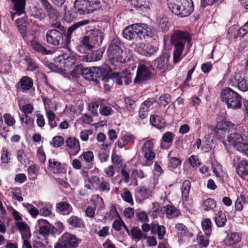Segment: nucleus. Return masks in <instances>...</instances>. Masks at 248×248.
<instances>
[{"label": "nucleus", "mask_w": 248, "mask_h": 248, "mask_svg": "<svg viewBox=\"0 0 248 248\" xmlns=\"http://www.w3.org/2000/svg\"><path fill=\"white\" fill-rule=\"evenodd\" d=\"M30 43L32 49L38 53L44 55L51 53L50 50H47L44 46L36 40L31 41Z\"/></svg>", "instance_id": "obj_25"}, {"label": "nucleus", "mask_w": 248, "mask_h": 248, "mask_svg": "<svg viewBox=\"0 0 248 248\" xmlns=\"http://www.w3.org/2000/svg\"><path fill=\"white\" fill-rule=\"evenodd\" d=\"M221 99L227 104L228 108L235 109L241 107V96L230 88L222 92Z\"/></svg>", "instance_id": "obj_6"}, {"label": "nucleus", "mask_w": 248, "mask_h": 248, "mask_svg": "<svg viewBox=\"0 0 248 248\" xmlns=\"http://www.w3.org/2000/svg\"><path fill=\"white\" fill-rule=\"evenodd\" d=\"M110 67L107 65L102 67H93L92 68L83 67L82 65H77L72 71V74L75 73L76 76L81 75L84 78L98 82L99 80L107 82L109 80L107 77L108 71Z\"/></svg>", "instance_id": "obj_2"}, {"label": "nucleus", "mask_w": 248, "mask_h": 248, "mask_svg": "<svg viewBox=\"0 0 248 248\" xmlns=\"http://www.w3.org/2000/svg\"><path fill=\"white\" fill-rule=\"evenodd\" d=\"M209 236H208L207 235H206V236L202 235L198 236L197 238L198 243L199 245L202 246V247H207L209 244Z\"/></svg>", "instance_id": "obj_53"}, {"label": "nucleus", "mask_w": 248, "mask_h": 248, "mask_svg": "<svg viewBox=\"0 0 248 248\" xmlns=\"http://www.w3.org/2000/svg\"><path fill=\"white\" fill-rule=\"evenodd\" d=\"M151 77L152 72L149 67L143 64H140L134 82L135 83H140L149 80Z\"/></svg>", "instance_id": "obj_15"}, {"label": "nucleus", "mask_w": 248, "mask_h": 248, "mask_svg": "<svg viewBox=\"0 0 248 248\" xmlns=\"http://www.w3.org/2000/svg\"><path fill=\"white\" fill-rule=\"evenodd\" d=\"M190 189V183L189 181H184L182 187V196L183 200L187 201Z\"/></svg>", "instance_id": "obj_39"}, {"label": "nucleus", "mask_w": 248, "mask_h": 248, "mask_svg": "<svg viewBox=\"0 0 248 248\" xmlns=\"http://www.w3.org/2000/svg\"><path fill=\"white\" fill-rule=\"evenodd\" d=\"M137 192L143 198H147L148 197V191L144 186H140L138 187L137 189Z\"/></svg>", "instance_id": "obj_64"}, {"label": "nucleus", "mask_w": 248, "mask_h": 248, "mask_svg": "<svg viewBox=\"0 0 248 248\" xmlns=\"http://www.w3.org/2000/svg\"><path fill=\"white\" fill-rule=\"evenodd\" d=\"M236 171L242 178H248V161L245 159L240 161L236 168Z\"/></svg>", "instance_id": "obj_21"}, {"label": "nucleus", "mask_w": 248, "mask_h": 248, "mask_svg": "<svg viewBox=\"0 0 248 248\" xmlns=\"http://www.w3.org/2000/svg\"><path fill=\"white\" fill-rule=\"evenodd\" d=\"M164 211L167 217L169 218H172L177 217L178 216V211L176 208L171 205H167L163 207Z\"/></svg>", "instance_id": "obj_35"}, {"label": "nucleus", "mask_w": 248, "mask_h": 248, "mask_svg": "<svg viewBox=\"0 0 248 248\" xmlns=\"http://www.w3.org/2000/svg\"><path fill=\"white\" fill-rule=\"evenodd\" d=\"M14 4L15 12H11V19L14 20L15 16H19L25 12V0H12Z\"/></svg>", "instance_id": "obj_20"}, {"label": "nucleus", "mask_w": 248, "mask_h": 248, "mask_svg": "<svg viewBox=\"0 0 248 248\" xmlns=\"http://www.w3.org/2000/svg\"><path fill=\"white\" fill-rule=\"evenodd\" d=\"M15 225L21 234L23 239H27L31 236L30 229L29 225L24 221H16Z\"/></svg>", "instance_id": "obj_22"}, {"label": "nucleus", "mask_w": 248, "mask_h": 248, "mask_svg": "<svg viewBox=\"0 0 248 248\" xmlns=\"http://www.w3.org/2000/svg\"><path fill=\"white\" fill-rule=\"evenodd\" d=\"M20 85L23 90L28 91L32 87L33 81L31 78L25 76L20 79Z\"/></svg>", "instance_id": "obj_33"}, {"label": "nucleus", "mask_w": 248, "mask_h": 248, "mask_svg": "<svg viewBox=\"0 0 248 248\" xmlns=\"http://www.w3.org/2000/svg\"><path fill=\"white\" fill-rule=\"evenodd\" d=\"M154 142L153 140H147L142 148V152L153 151L154 148Z\"/></svg>", "instance_id": "obj_61"}, {"label": "nucleus", "mask_w": 248, "mask_h": 248, "mask_svg": "<svg viewBox=\"0 0 248 248\" xmlns=\"http://www.w3.org/2000/svg\"><path fill=\"white\" fill-rule=\"evenodd\" d=\"M5 123L9 126H13L16 124L15 118L10 114L6 113L3 116Z\"/></svg>", "instance_id": "obj_49"}, {"label": "nucleus", "mask_w": 248, "mask_h": 248, "mask_svg": "<svg viewBox=\"0 0 248 248\" xmlns=\"http://www.w3.org/2000/svg\"><path fill=\"white\" fill-rule=\"evenodd\" d=\"M151 233H157L159 239H162L166 234V228L162 225L157 223H152Z\"/></svg>", "instance_id": "obj_28"}, {"label": "nucleus", "mask_w": 248, "mask_h": 248, "mask_svg": "<svg viewBox=\"0 0 248 248\" xmlns=\"http://www.w3.org/2000/svg\"><path fill=\"white\" fill-rule=\"evenodd\" d=\"M51 27L53 29H56L58 30V31L62 32L63 33H66V28L62 26V24L60 22H55L51 24Z\"/></svg>", "instance_id": "obj_63"}, {"label": "nucleus", "mask_w": 248, "mask_h": 248, "mask_svg": "<svg viewBox=\"0 0 248 248\" xmlns=\"http://www.w3.org/2000/svg\"><path fill=\"white\" fill-rule=\"evenodd\" d=\"M134 49L135 51L141 55L150 57L156 53L158 48L157 46L151 44H145L142 42L136 44Z\"/></svg>", "instance_id": "obj_13"}, {"label": "nucleus", "mask_w": 248, "mask_h": 248, "mask_svg": "<svg viewBox=\"0 0 248 248\" xmlns=\"http://www.w3.org/2000/svg\"><path fill=\"white\" fill-rule=\"evenodd\" d=\"M68 223L74 227L80 228L83 225V222L81 219L78 218L77 216L71 217L68 220Z\"/></svg>", "instance_id": "obj_41"}, {"label": "nucleus", "mask_w": 248, "mask_h": 248, "mask_svg": "<svg viewBox=\"0 0 248 248\" xmlns=\"http://www.w3.org/2000/svg\"><path fill=\"white\" fill-rule=\"evenodd\" d=\"M112 70L108 71L107 77L109 79H114L119 85L123 84V81L125 85L129 84L131 81V77L129 71L127 70L122 73L112 72Z\"/></svg>", "instance_id": "obj_11"}, {"label": "nucleus", "mask_w": 248, "mask_h": 248, "mask_svg": "<svg viewBox=\"0 0 248 248\" xmlns=\"http://www.w3.org/2000/svg\"><path fill=\"white\" fill-rule=\"evenodd\" d=\"M243 67L240 66L239 68L235 71L234 75L231 76L229 79V83L231 86L237 87L242 92L248 91V80L245 77Z\"/></svg>", "instance_id": "obj_7"}, {"label": "nucleus", "mask_w": 248, "mask_h": 248, "mask_svg": "<svg viewBox=\"0 0 248 248\" xmlns=\"http://www.w3.org/2000/svg\"><path fill=\"white\" fill-rule=\"evenodd\" d=\"M16 25L19 31L22 33L26 31V25L24 20L22 19H17L16 20Z\"/></svg>", "instance_id": "obj_60"}, {"label": "nucleus", "mask_w": 248, "mask_h": 248, "mask_svg": "<svg viewBox=\"0 0 248 248\" xmlns=\"http://www.w3.org/2000/svg\"><path fill=\"white\" fill-rule=\"evenodd\" d=\"M155 102L156 100L155 98H150L143 102L140 106L142 107V109L148 110L149 107Z\"/></svg>", "instance_id": "obj_62"}, {"label": "nucleus", "mask_w": 248, "mask_h": 248, "mask_svg": "<svg viewBox=\"0 0 248 248\" xmlns=\"http://www.w3.org/2000/svg\"><path fill=\"white\" fill-rule=\"evenodd\" d=\"M65 143L73 155H76L80 150L79 140L74 137L68 138L65 141Z\"/></svg>", "instance_id": "obj_19"}, {"label": "nucleus", "mask_w": 248, "mask_h": 248, "mask_svg": "<svg viewBox=\"0 0 248 248\" xmlns=\"http://www.w3.org/2000/svg\"><path fill=\"white\" fill-rule=\"evenodd\" d=\"M76 57L72 53H64L59 55L56 58V62H59L58 66L61 69L66 70L69 69L71 66L74 65L76 62Z\"/></svg>", "instance_id": "obj_14"}, {"label": "nucleus", "mask_w": 248, "mask_h": 248, "mask_svg": "<svg viewBox=\"0 0 248 248\" xmlns=\"http://www.w3.org/2000/svg\"><path fill=\"white\" fill-rule=\"evenodd\" d=\"M226 141L229 142L238 151L242 150L241 148L244 144L242 136L235 132H232L230 134H228L225 138V142Z\"/></svg>", "instance_id": "obj_16"}, {"label": "nucleus", "mask_w": 248, "mask_h": 248, "mask_svg": "<svg viewBox=\"0 0 248 248\" xmlns=\"http://www.w3.org/2000/svg\"><path fill=\"white\" fill-rule=\"evenodd\" d=\"M136 216L139 220L141 222H146L149 220L147 213L144 211H137Z\"/></svg>", "instance_id": "obj_58"}, {"label": "nucleus", "mask_w": 248, "mask_h": 248, "mask_svg": "<svg viewBox=\"0 0 248 248\" xmlns=\"http://www.w3.org/2000/svg\"><path fill=\"white\" fill-rule=\"evenodd\" d=\"M130 234L133 239L139 241L142 238L146 239L147 238L146 234H142L141 230L138 227L133 228L130 231Z\"/></svg>", "instance_id": "obj_37"}, {"label": "nucleus", "mask_w": 248, "mask_h": 248, "mask_svg": "<svg viewBox=\"0 0 248 248\" xmlns=\"http://www.w3.org/2000/svg\"><path fill=\"white\" fill-rule=\"evenodd\" d=\"M89 23V20H83L75 23L68 29L66 33L58 31L56 29L48 30L46 35V41L53 46H58L61 45V47H66L69 49L71 35L73 31L78 28L87 25Z\"/></svg>", "instance_id": "obj_1"}, {"label": "nucleus", "mask_w": 248, "mask_h": 248, "mask_svg": "<svg viewBox=\"0 0 248 248\" xmlns=\"http://www.w3.org/2000/svg\"><path fill=\"white\" fill-rule=\"evenodd\" d=\"M191 38L186 31H175L170 36V42L174 46L173 51V62L177 63L182 59V54L186 43L190 46Z\"/></svg>", "instance_id": "obj_3"}, {"label": "nucleus", "mask_w": 248, "mask_h": 248, "mask_svg": "<svg viewBox=\"0 0 248 248\" xmlns=\"http://www.w3.org/2000/svg\"><path fill=\"white\" fill-rule=\"evenodd\" d=\"M169 8L175 15L181 17L189 15L193 11L192 0H167Z\"/></svg>", "instance_id": "obj_5"}, {"label": "nucleus", "mask_w": 248, "mask_h": 248, "mask_svg": "<svg viewBox=\"0 0 248 248\" xmlns=\"http://www.w3.org/2000/svg\"><path fill=\"white\" fill-rule=\"evenodd\" d=\"M49 166L53 173L59 172L62 168V163L54 158H50L48 160Z\"/></svg>", "instance_id": "obj_36"}, {"label": "nucleus", "mask_w": 248, "mask_h": 248, "mask_svg": "<svg viewBox=\"0 0 248 248\" xmlns=\"http://www.w3.org/2000/svg\"><path fill=\"white\" fill-rule=\"evenodd\" d=\"M39 170V167L36 165H31L28 169V173L30 175L31 180H34L36 179L37 175Z\"/></svg>", "instance_id": "obj_42"}, {"label": "nucleus", "mask_w": 248, "mask_h": 248, "mask_svg": "<svg viewBox=\"0 0 248 248\" xmlns=\"http://www.w3.org/2000/svg\"><path fill=\"white\" fill-rule=\"evenodd\" d=\"M123 200L127 202L133 204V199L130 191L126 188L124 189V193L122 194Z\"/></svg>", "instance_id": "obj_57"}, {"label": "nucleus", "mask_w": 248, "mask_h": 248, "mask_svg": "<svg viewBox=\"0 0 248 248\" xmlns=\"http://www.w3.org/2000/svg\"><path fill=\"white\" fill-rule=\"evenodd\" d=\"M40 234L44 236H47L50 232L54 234L57 229L45 219H39L37 221Z\"/></svg>", "instance_id": "obj_17"}, {"label": "nucleus", "mask_w": 248, "mask_h": 248, "mask_svg": "<svg viewBox=\"0 0 248 248\" xmlns=\"http://www.w3.org/2000/svg\"><path fill=\"white\" fill-rule=\"evenodd\" d=\"M124 101L126 109L130 112H133L136 107L135 101L130 97H127L125 98Z\"/></svg>", "instance_id": "obj_43"}, {"label": "nucleus", "mask_w": 248, "mask_h": 248, "mask_svg": "<svg viewBox=\"0 0 248 248\" xmlns=\"http://www.w3.org/2000/svg\"><path fill=\"white\" fill-rule=\"evenodd\" d=\"M174 135L170 132L165 133L162 138L161 146L163 149L169 148L172 143Z\"/></svg>", "instance_id": "obj_29"}, {"label": "nucleus", "mask_w": 248, "mask_h": 248, "mask_svg": "<svg viewBox=\"0 0 248 248\" xmlns=\"http://www.w3.org/2000/svg\"><path fill=\"white\" fill-rule=\"evenodd\" d=\"M57 211L63 215H68L72 212L71 205L66 202H61L56 204Z\"/></svg>", "instance_id": "obj_27"}, {"label": "nucleus", "mask_w": 248, "mask_h": 248, "mask_svg": "<svg viewBox=\"0 0 248 248\" xmlns=\"http://www.w3.org/2000/svg\"><path fill=\"white\" fill-rule=\"evenodd\" d=\"M103 52L101 50L93 51L90 54V61H96L101 59L102 57Z\"/></svg>", "instance_id": "obj_54"}, {"label": "nucleus", "mask_w": 248, "mask_h": 248, "mask_svg": "<svg viewBox=\"0 0 248 248\" xmlns=\"http://www.w3.org/2000/svg\"><path fill=\"white\" fill-rule=\"evenodd\" d=\"M64 143V139L62 136L54 137L51 142V144L55 148H58L61 146Z\"/></svg>", "instance_id": "obj_50"}, {"label": "nucleus", "mask_w": 248, "mask_h": 248, "mask_svg": "<svg viewBox=\"0 0 248 248\" xmlns=\"http://www.w3.org/2000/svg\"><path fill=\"white\" fill-rule=\"evenodd\" d=\"M202 228L205 231V235L210 236L212 222L210 219L206 218L202 222Z\"/></svg>", "instance_id": "obj_46"}, {"label": "nucleus", "mask_w": 248, "mask_h": 248, "mask_svg": "<svg viewBox=\"0 0 248 248\" xmlns=\"http://www.w3.org/2000/svg\"><path fill=\"white\" fill-rule=\"evenodd\" d=\"M217 206V203L215 200L208 198L204 200L202 202V208L204 211H209L214 209Z\"/></svg>", "instance_id": "obj_38"}, {"label": "nucleus", "mask_w": 248, "mask_h": 248, "mask_svg": "<svg viewBox=\"0 0 248 248\" xmlns=\"http://www.w3.org/2000/svg\"><path fill=\"white\" fill-rule=\"evenodd\" d=\"M91 42L95 46H100L103 40L104 35L102 31L99 30H95L92 31L89 35Z\"/></svg>", "instance_id": "obj_23"}, {"label": "nucleus", "mask_w": 248, "mask_h": 248, "mask_svg": "<svg viewBox=\"0 0 248 248\" xmlns=\"http://www.w3.org/2000/svg\"><path fill=\"white\" fill-rule=\"evenodd\" d=\"M235 129V125L232 122L222 120L220 121L215 128V132L217 139L222 141L225 144V137L230 134L233 130Z\"/></svg>", "instance_id": "obj_8"}, {"label": "nucleus", "mask_w": 248, "mask_h": 248, "mask_svg": "<svg viewBox=\"0 0 248 248\" xmlns=\"http://www.w3.org/2000/svg\"><path fill=\"white\" fill-rule=\"evenodd\" d=\"M81 157H83L84 160L87 163L92 162L94 159V155L92 151H86L83 152L80 155Z\"/></svg>", "instance_id": "obj_51"}, {"label": "nucleus", "mask_w": 248, "mask_h": 248, "mask_svg": "<svg viewBox=\"0 0 248 248\" xmlns=\"http://www.w3.org/2000/svg\"><path fill=\"white\" fill-rule=\"evenodd\" d=\"M89 6L90 1L88 0H76L74 3L75 11L79 15L91 13Z\"/></svg>", "instance_id": "obj_18"}, {"label": "nucleus", "mask_w": 248, "mask_h": 248, "mask_svg": "<svg viewBox=\"0 0 248 248\" xmlns=\"http://www.w3.org/2000/svg\"><path fill=\"white\" fill-rule=\"evenodd\" d=\"M241 239L240 235L237 232H232L228 235L227 238L225 240V245L227 246H231L234 244L238 243Z\"/></svg>", "instance_id": "obj_32"}, {"label": "nucleus", "mask_w": 248, "mask_h": 248, "mask_svg": "<svg viewBox=\"0 0 248 248\" xmlns=\"http://www.w3.org/2000/svg\"><path fill=\"white\" fill-rule=\"evenodd\" d=\"M46 113L50 127L52 128L55 127L57 125L55 121L56 118L55 114L50 108H46Z\"/></svg>", "instance_id": "obj_34"}, {"label": "nucleus", "mask_w": 248, "mask_h": 248, "mask_svg": "<svg viewBox=\"0 0 248 248\" xmlns=\"http://www.w3.org/2000/svg\"><path fill=\"white\" fill-rule=\"evenodd\" d=\"M246 198L244 195H241L235 201V208L237 211H240L243 208V204L245 203Z\"/></svg>", "instance_id": "obj_48"}, {"label": "nucleus", "mask_w": 248, "mask_h": 248, "mask_svg": "<svg viewBox=\"0 0 248 248\" xmlns=\"http://www.w3.org/2000/svg\"><path fill=\"white\" fill-rule=\"evenodd\" d=\"M81 44L89 50L95 46L94 44L91 42L90 36H84L81 41Z\"/></svg>", "instance_id": "obj_52"}, {"label": "nucleus", "mask_w": 248, "mask_h": 248, "mask_svg": "<svg viewBox=\"0 0 248 248\" xmlns=\"http://www.w3.org/2000/svg\"><path fill=\"white\" fill-rule=\"evenodd\" d=\"M170 55L167 52H164L158 57L154 62L155 67L160 73H164L170 68Z\"/></svg>", "instance_id": "obj_12"}, {"label": "nucleus", "mask_w": 248, "mask_h": 248, "mask_svg": "<svg viewBox=\"0 0 248 248\" xmlns=\"http://www.w3.org/2000/svg\"><path fill=\"white\" fill-rule=\"evenodd\" d=\"M42 206L39 209V214L43 217H49L52 214V206L49 204H44L43 202H40L37 206Z\"/></svg>", "instance_id": "obj_31"}, {"label": "nucleus", "mask_w": 248, "mask_h": 248, "mask_svg": "<svg viewBox=\"0 0 248 248\" xmlns=\"http://www.w3.org/2000/svg\"><path fill=\"white\" fill-rule=\"evenodd\" d=\"M215 220L217 226L218 227H224L227 222L225 214L221 211H218L215 216Z\"/></svg>", "instance_id": "obj_30"}, {"label": "nucleus", "mask_w": 248, "mask_h": 248, "mask_svg": "<svg viewBox=\"0 0 248 248\" xmlns=\"http://www.w3.org/2000/svg\"><path fill=\"white\" fill-rule=\"evenodd\" d=\"M139 27L142 33H143V39H145L146 36L150 37H155L156 36V31L153 27L143 23H139Z\"/></svg>", "instance_id": "obj_24"}, {"label": "nucleus", "mask_w": 248, "mask_h": 248, "mask_svg": "<svg viewBox=\"0 0 248 248\" xmlns=\"http://www.w3.org/2000/svg\"><path fill=\"white\" fill-rule=\"evenodd\" d=\"M98 186L100 190L102 192H108L110 190L108 181L105 180L103 178H101Z\"/></svg>", "instance_id": "obj_45"}, {"label": "nucleus", "mask_w": 248, "mask_h": 248, "mask_svg": "<svg viewBox=\"0 0 248 248\" xmlns=\"http://www.w3.org/2000/svg\"><path fill=\"white\" fill-rule=\"evenodd\" d=\"M111 160L113 164L116 167L120 168L123 166V162L121 157L115 154H112Z\"/></svg>", "instance_id": "obj_55"}, {"label": "nucleus", "mask_w": 248, "mask_h": 248, "mask_svg": "<svg viewBox=\"0 0 248 248\" xmlns=\"http://www.w3.org/2000/svg\"><path fill=\"white\" fill-rule=\"evenodd\" d=\"M120 42L113 40L110 44L108 52L110 59V67L109 70H116L121 67L122 65L129 60L126 52L124 51L121 46Z\"/></svg>", "instance_id": "obj_4"}, {"label": "nucleus", "mask_w": 248, "mask_h": 248, "mask_svg": "<svg viewBox=\"0 0 248 248\" xmlns=\"http://www.w3.org/2000/svg\"><path fill=\"white\" fill-rule=\"evenodd\" d=\"M47 16L53 20H56L60 16L58 10L52 5L45 9Z\"/></svg>", "instance_id": "obj_40"}, {"label": "nucleus", "mask_w": 248, "mask_h": 248, "mask_svg": "<svg viewBox=\"0 0 248 248\" xmlns=\"http://www.w3.org/2000/svg\"><path fill=\"white\" fill-rule=\"evenodd\" d=\"M150 120L151 124L157 128L161 127V124L164 123V120L157 115L151 116Z\"/></svg>", "instance_id": "obj_44"}, {"label": "nucleus", "mask_w": 248, "mask_h": 248, "mask_svg": "<svg viewBox=\"0 0 248 248\" xmlns=\"http://www.w3.org/2000/svg\"><path fill=\"white\" fill-rule=\"evenodd\" d=\"M25 206L32 217L36 218L39 214V210L33 205L30 203H27L25 204Z\"/></svg>", "instance_id": "obj_47"}, {"label": "nucleus", "mask_w": 248, "mask_h": 248, "mask_svg": "<svg viewBox=\"0 0 248 248\" xmlns=\"http://www.w3.org/2000/svg\"><path fill=\"white\" fill-rule=\"evenodd\" d=\"M159 101L160 105L166 106L170 102V96L169 94H164L159 97Z\"/></svg>", "instance_id": "obj_56"}, {"label": "nucleus", "mask_w": 248, "mask_h": 248, "mask_svg": "<svg viewBox=\"0 0 248 248\" xmlns=\"http://www.w3.org/2000/svg\"><path fill=\"white\" fill-rule=\"evenodd\" d=\"M80 242L75 235L66 232L59 238L54 248H76Z\"/></svg>", "instance_id": "obj_9"}, {"label": "nucleus", "mask_w": 248, "mask_h": 248, "mask_svg": "<svg viewBox=\"0 0 248 248\" xmlns=\"http://www.w3.org/2000/svg\"><path fill=\"white\" fill-rule=\"evenodd\" d=\"M143 34L140 29L139 23L128 26L123 31L124 37L128 40H142Z\"/></svg>", "instance_id": "obj_10"}, {"label": "nucleus", "mask_w": 248, "mask_h": 248, "mask_svg": "<svg viewBox=\"0 0 248 248\" xmlns=\"http://www.w3.org/2000/svg\"><path fill=\"white\" fill-rule=\"evenodd\" d=\"M101 8V2L98 0H93L90 1L89 8L90 13L93 12L94 10H96Z\"/></svg>", "instance_id": "obj_59"}, {"label": "nucleus", "mask_w": 248, "mask_h": 248, "mask_svg": "<svg viewBox=\"0 0 248 248\" xmlns=\"http://www.w3.org/2000/svg\"><path fill=\"white\" fill-rule=\"evenodd\" d=\"M29 14L31 16L40 21L42 20L46 17V14L43 9L36 6L30 7Z\"/></svg>", "instance_id": "obj_26"}]
</instances>
